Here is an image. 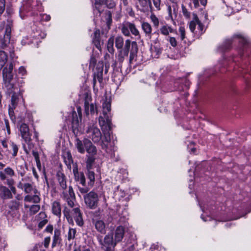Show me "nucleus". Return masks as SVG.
Instances as JSON below:
<instances>
[{"instance_id":"nucleus-1","label":"nucleus","mask_w":251,"mask_h":251,"mask_svg":"<svg viewBox=\"0 0 251 251\" xmlns=\"http://www.w3.org/2000/svg\"><path fill=\"white\" fill-rule=\"evenodd\" d=\"M102 115L99 117V123L103 134V138L101 140V146L103 150L110 154L111 157L115 156L114 148L110 143V133L111 130V103L107 100L102 103Z\"/></svg>"},{"instance_id":"nucleus-2","label":"nucleus","mask_w":251,"mask_h":251,"mask_svg":"<svg viewBox=\"0 0 251 251\" xmlns=\"http://www.w3.org/2000/svg\"><path fill=\"white\" fill-rule=\"evenodd\" d=\"M13 66L12 63L8 65V67H4L2 71L4 85L6 88L7 93L11 96V102L9 106V114L11 118L13 116L14 109L15 108L19 99L18 93L20 89L16 83V78L13 77L12 71Z\"/></svg>"},{"instance_id":"nucleus-3","label":"nucleus","mask_w":251,"mask_h":251,"mask_svg":"<svg viewBox=\"0 0 251 251\" xmlns=\"http://www.w3.org/2000/svg\"><path fill=\"white\" fill-rule=\"evenodd\" d=\"M56 177L59 186L63 190L61 195V198L67 202L69 206L73 207L75 206L74 201H75V196L72 186H70L67 190L66 178L62 172H58L56 174Z\"/></svg>"},{"instance_id":"nucleus-4","label":"nucleus","mask_w":251,"mask_h":251,"mask_svg":"<svg viewBox=\"0 0 251 251\" xmlns=\"http://www.w3.org/2000/svg\"><path fill=\"white\" fill-rule=\"evenodd\" d=\"M138 50V48L136 42H131L129 39L126 40L124 47L123 49H120L118 51V61L120 63H122L125 58L128 56L130 52L129 62L131 63L136 56Z\"/></svg>"},{"instance_id":"nucleus-5","label":"nucleus","mask_w":251,"mask_h":251,"mask_svg":"<svg viewBox=\"0 0 251 251\" xmlns=\"http://www.w3.org/2000/svg\"><path fill=\"white\" fill-rule=\"evenodd\" d=\"M12 26V22L10 20H7L6 23L3 22L0 24V48L4 49L10 44Z\"/></svg>"},{"instance_id":"nucleus-6","label":"nucleus","mask_w":251,"mask_h":251,"mask_svg":"<svg viewBox=\"0 0 251 251\" xmlns=\"http://www.w3.org/2000/svg\"><path fill=\"white\" fill-rule=\"evenodd\" d=\"M19 130L24 143L23 147L25 152L28 154L31 151V143L30 141V131L28 126L25 123H22L20 126Z\"/></svg>"},{"instance_id":"nucleus-7","label":"nucleus","mask_w":251,"mask_h":251,"mask_svg":"<svg viewBox=\"0 0 251 251\" xmlns=\"http://www.w3.org/2000/svg\"><path fill=\"white\" fill-rule=\"evenodd\" d=\"M86 133L87 137L91 139L95 143L100 142L101 139V132L93 122L88 124Z\"/></svg>"},{"instance_id":"nucleus-8","label":"nucleus","mask_w":251,"mask_h":251,"mask_svg":"<svg viewBox=\"0 0 251 251\" xmlns=\"http://www.w3.org/2000/svg\"><path fill=\"white\" fill-rule=\"evenodd\" d=\"M84 200L86 206L91 209H96L99 204V199L97 193L92 191L84 196Z\"/></svg>"},{"instance_id":"nucleus-9","label":"nucleus","mask_w":251,"mask_h":251,"mask_svg":"<svg viewBox=\"0 0 251 251\" xmlns=\"http://www.w3.org/2000/svg\"><path fill=\"white\" fill-rule=\"evenodd\" d=\"M99 242L102 249L104 251H114L117 244L115 240L113 239V236L110 234L105 235L103 240L100 239Z\"/></svg>"},{"instance_id":"nucleus-10","label":"nucleus","mask_w":251,"mask_h":251,"mask_svg":"<svg viewBox=\"0 0 251 251\" xmlns=\"http://www.w3.org/2000/svg\"><path fill=\"white\" fill-rule=\"evenodd\" d=\"M91 101V97L89 96L88 94L86 95L84 101V107L85 112L87 115H88L89 113L94 114L95 112H96L97 114L98 113L97 106L94 103H92Z\"/></svg>"},{"instance_id":"nucleus-11","label":"nucleus","mask_w":251,"mask_h":251,"mask_svg":"<svg viewBox=\"0 0 251 251\" xmlns=\"http://www.w3.org/2000/svg\"><path fill=\"white\" fill-rule=\"evenodd\" d=\"M101 83L103 81V65L102 63L99 64L96 68V72L94 73L93 83V87L96 86L97 81Z\"/></svg>"},{"instance_id":"nucleus-12","label":"nucleus","mask_w":251,"mask_h":251,"mask_svg":"<svg viewBox=\"0 0 251 251\" xmlns=\"http://www.w3.org/2000/svg\"><path fill=\"white\" fill-rule=\"evenodd\" d=\"M73 173L75 181L85 186L86 184L85 177L82 172H79L77 167L73 168Z\"/></svg>"},{"instance_id":"nucleus-13","label":"nucleus","mask_w":251,"mask_h":251,"mask_svg":"<svg viewBox=\"0 0 251 251\" xmlns=\"http://www.w3.org/2000/svg\"><path fill=\"white\" fill-rule=\"evenodd\" d=\"M71 214L74 217V218L77 225L80 226H83V221L80 209L78 207L74 208L72 210Z\"/></svg>"},{"instance_id":"nucleus-14","label":"nucleus","mask_w":251,"mask_h":251,"mask_svg":"<svg viewBox=\"0 0 251 251\" xmlns=\"http://www.w3.org/2000/svg\"><path fill=\"white\" fill-rule=\"evenodd\" d=\"M139 5V9L141 11L145 12L149 10L150 8L152 9V5L151 0H138Z\"/></svg>"},{"instance_id":"nucleus-15","label":"nucleus","mask_w":251,"mask_h":251,"mask_svg":"<svg viewBox=\"0 0 251 251\" xmlns=\"http://www.w3.org/2000/svg\"><path fill=\"white\" fill-rule=\"evenodd\" d=\"M125 233L124 227L122 226H118L114 233V240L117 243L123 239Z\"/></svg>"},{"instance_id":"nucleus-16","label":"nucleus","mask_w":251,"mask_h":251,"mask_svg":"<svg viewBox=\"0 0 251 251\" xmlns=\"http://www.w3.org/2000/svg\"><path fill=\"white\" fill-rule=\"evenodd\" d=\"M84 144H85L86 151L88 153L92 155H95L97 153L96 147L93 145L89 139H84Z\"/></svg>"},{"instance_id":"nucleus-17","label":"nucleus","mask_w":251,"mask_h":251,"mask_svg":"<svg viewBox=\"0 0 251 251\" xmlns=\"http://www.w3.org/2000/svg\"><path fill=\"white\" fill-rule=\"evenodd\" d=\"M95 228L101 234L106 233L105 224L102 220H97L93 221Z\"/></svg>"},{"instance_id":"nucleus-18","label":"nucleus","mask_w":251,"mask_h":251,"mask_svg":"<svg viewBox=\"0 0 251 251\" xmlns=\"http://www.w3.org/2000/svg\"><path fill=\"white\" fill-rule=\"evenodd\" d=\"M52 213L58 217L61 215V206L59 201H55L51 203Z\"/></svg>"},{"instance_id":"nucleus-19","label":"nucleus","mask_w":251,"mask_h":251,"mask_svg":"<svg viewBox=\"0 0 251 251\" xmlns=\"http://www.w3.org/2000/svg\"><path fill=\"white\" fill-rule=\"evenodd\" d=\"M93 43L98 50H101V46L103 44V42L100 40V31L99 30H96L95 31L93 39Z\"/></svg>"},{"instance_id":"nucleus-20","label":"nucleus","mask_w":251,"mask_h":251,"mask_svg":"<svg viewBox=\"0 0 251 251\" xmlns=\"http://www.w3.org/2000/svg\"><path fill=\"white\" fill-rule=\"evenodd\" d=\"M75 147L78 151L80 153H84L85 151V144H84V139L81 141L78 138H76L75 142Z\"/></svg>"},{"instance_id":"nucleus-21","label":"nucleus","mask_w":251,"mask_h":251,"mask_svg":"<svg viewBox=\"0 0 251 251\" xmlns=\"http://www.w3.org/2000/svg\"><path fill=\"white\" fill-rule=\"evenodd\" d=\"M31 6L30 0H24L22 3V5L20 8V12L22 16L25 13L29 12Z\"/></svg>"},{"instance_id":"nucleus-22","label":"nucleus","mask_w":251,"mask_h":251,"mask_svg":"<svg viewBox=\"0 0 251 251\" xmlns=\"http://www.w3.org/2000/svg\"><path fill=\"white\" fill-rule=\"evenodd\" d=\"M72 128L74 132H75L76 130H78L79 126V119L77 117L76 113L75 111H73L72 113Z\"/></svg>"},{"instance_id":"nucleus-23","label":"nucleus","mask_w":251,"mask_h":251,"mask_svg":"<svg viewBox=\"0 0 251 251\" xmlns=\"http://www.w3.org/2000/svg\"><path fill=\"white\" fill-rule=\"evenodd\" d=\"M142 28L147 36L151 37L152 28L151 25L147 22H143L142 24Z\"/></svg>"},{"instance_id":"nucleus-24","label":"nucleus","mask_w":251,"mask_h":251,"mask_svg":"<svg viewBox=\"0 0 251 251\" xmlns=\"http://www.w3.org/2000/svg\"><path fill=\"white\" fill-rule=\"evenodd\" d=\"M8 56L5 52L0 50V71L2 69L7 61Z\"/></svg>"},{"instance_id":"nucleus-25","label":"nucleus","mask_w":251,"mask_h":251,"mask_svg":"<svg viewBox=\"0 0 251 251\" xmlns=\"http://www.w3.org/2000/svg\"><path fill=\"white\" fill-rule=\"evenodd\" d=\"M193 20L189 23V26L191 31L193 33H195L196 26L197 25V21H198V17L197 14L195 13L193 14Z\"/></svg>"},{"instance_id":"nucleus-26","label":"nucleus","mask_w":251,"mask_h":251,"mask_svg":"<svg viewBox=\"0 0 251 251\" xmlns=\"http://www.w3.org/2000/svg\"><path fill=\"white\" fill-rule=\"evenodd\" d=\"M86 175L89 180L88 185L91 186H93L95 180V173L92 170H87Z\"/></svg>"},{"instance_id":"nucleus-27","label":"nucleus","mask_w":251,"mask_h":251,"mask_svg":"<svg viewBox=\"0 0 251 251\" xmlns=\"http://www.w3.org/2000/svg\"><path fill=\"white\" fill-rule=\"evenodd\" d=\"M115 46L118 50L122 49L124 47V40L121 36H118L114 39Z\"/></svg>"},{"instance_id":"nucleus-28","label":"nucleus","mask_w":251,"mask_h":251,"mask_svg":"<svg viewBox=\"0 0 251 251\" xmlns=\"http://www.w3.org/2000/svg\"><path fill=\"white\" fill-rule=\"evenodd\" d=\"M114 38L113 36L109 38L107 45V48L108 51L110 53H113L115 51V50L114 49Z\"/></svg>"},{"instance_id":"nucleus-29","label":"nucleus","mask_w":251,"mask_h":251,"mask_svg":"<svg viewBox=\"0 0 251 251\" xmlns=\"http://www.w3.org/2000/svg\"><path fill=\"white\" fill-rule=\"evenodd\" d=\"M0 190L3 194L4 199H10L12 198V196L10 190L5 186H2L0 188Z\"/></svg>"},{"instance_id":"nucleus-30","label":"nucleus","mask_w":251,"mask_h":251,"mask_svg":"<svg viewBox=\"0 0 251 251\" xmlns=\"http://www.w3.org/2000/svg\"><path fill=\"white\" fill-rule=\"evenodd\" d=\"M160 33L164 35H168L169 33L173 32V28L168 25H163L160 28Z\"/></svg>"},{"instance_id":"nucleus-31","label":"nucleus","mask_w":251,"mask_h":251,"mask_svg":"<svg viewBox=\"0 0 251 251\" xmlns=\"http://www.w3.org/2000/svg\"><path fill=\"white\" fill-rule=\"evenodd\" d=\"M95 158L93 156H88L86 163L87 170H92V167L95 162Z\"/></svg>"},{"instance_id":"nucleus-32","label":"nucleus","mask_w":251,"mask_h":251,"mask_svg":"<svg viewBox=\"0 0 251 251\" xmlns=\"http://www.w3.org/2000/svg\"><path fill=\"white\" fill-rule=\"evenodd\" d=\"M128 23L123 24L121 27V32L125 36H130V32H129V28L128 27Z\"/></svg>"},{"instance_id":"nucleus-33","label":"nucleus","mask_w":251,"mask_h":251,"mask_svg":"<svg viewBox=\"0 0 251 251\" xmlns=\"http://www.w3.org/2000/svg\"><path fill=\"white\" fill-rule=\"evenodd\" d=\"M128 27L131 33L134 36H139V32L134 24L128 23Z\"/></svg>"},{"instance_id":"nucleus-34","label":"nucleus","mask_w":251,"mask_h":251,"mask_svg":"<svg viewBox=\"0 0 251 251\" xmlns=\"http://www.w3.org/2000/svg\"><path fill=\"white\" fill-rule=\"evenodd\" d=\"M60 241V232L59 230H55L54 234L53 236V240L52 243L53 247L55 246L56 244L59 243Z\"/></svg>"},{"instance_id":"nucleus-35","label":"nucleus","mask_w":251,"mask_h":251,"mask_svg":"<svg viewBox=\"0 0 251 251\" xmlns=\"http://www.w3.org/2000/svg\"><path fill=\"white\" fill-rule=\"evenodd\" d=\"M65 155L64 160L66 164L67 165L71 166V163H73V159L71 153L67 152Z\"/></svg>"},{"instance_id":"nucleus-36","label":"nucleus","mask_w":251,"mask_h":251,"mask_svg":"<svg viewBox=\"0 0 251 251\" xmlns=\"http://www.w3.org/2000/svg\"><path fill=\"white\" fill-rule=\"evenodd\" d=\"M34 195L32 194V202L36 203H38L40 201V193L36 189H34Z\"/></svg>"},{"instance_id":"nucleus-37","label":"nucleus","mask_w":251,"mask_h":251,"mask_svg":"<svg viewBox=\"0 0 251 251\" xmlns=\"http://www.w3.org/2000/svg\"><path fill=\"white\" fill-rule=\"evenodd\" d=\"M101 4H105L108 8H113L116 5V3L113 0H105V1L100 3V5Z\"/></svg>"},{"instance_id":"nucleus-38","label":"nucleus","mask_w":251,"mask_h":251,"mask_svg":"<svg viewBox=\"0 0 251 251\" xmlns=\"http://www.w3.org/2000/svg\"><path fill=\"white\" fill-rule=\"evenodd\" d=\"M32 155L35 158V159L36 160V165L38 168V169L41 171L42 169V166L41 162L39 160V155L38 153L37 152H32Z\"/></svg>"},{"instance_id":"nucleus-39","label":"nucleus","mask_w":251,"mask_h":251,"mask_svg":"<svg viewBox=\"0 0 251 251\" xmlns=\"http://www.w3.org/2000/svg\"><path fill=\"white\" fill-rule=\"evenodd\" d=\"M46 215L45 212H41L39 214L36 216L35 218V221L37 222L46 219Z\"/></svg>"},{"instance_id":"nucleus-40","label":"nucleus","mask_w":251,"mask_h":251,"mask_svg":"<svg viewBox=\"0 0 251 251\" xmlns=\"http://www.w3.org/2000/svg\"><path fill=\"white\" fill-rule=\"evenodd\" d=\"M150 18L151 22L153 23L154 26L158 27L159 24L158 18L154 14H151L150 16Z\"/></svg>"},{"instance_id":"nucleus-41","label":"nucleus","mask_w":251,"mask_h":251,"mask_svg":"<svg viewBox=\"0 0 251 251\" xmlns=\"http://www.w3.org/2000/svg\"><path fill=\"white\" fill-rule=\"evenodd\" d=\"M76 230L74 228H70L68 232V239L71 240L75 237Z\"/></svg>"},{"instance_id":"nucleus-42","label":"nucleus","mask_w":251,"mask_h":251,"mask_svg":"<svg viewBox=\"0 0 251 251\" xmlns=\"http://www.w3.org/2000/svg\"><path fill=\"white\" fill-rule=\"evenodd\" d=\"M182 12L184 16L187 19L190 17V13L188 11L185 6L183 5H181Z\"/></svg>"},{"instance_id":"nucleus-43","label":"nucleus","mask_w":251,"mask_h":251,"mask_svg":"<svg viewBox=\"0 0 251 251\" xmlns=\"http://www.w3.org/2000/svg\"><path fill=\"white\" fill-rule=\"evenodd\" d=\"M194 3L195 7H198L199 6V1L202 5H205L207 3V0H191Z\"/></svg>"},{"instance_id":"nucleus-44","label":"nucleus","mask_w":251,"mask_h":251,"mask_svg":"<svg viewBox=\"0 0 251 251\" xmlns=\"http://www.w3.org/2000/svg\"><path fill=\"white\" fill-rule=\"evenodd\" d=\"M11 146L12 147V149L13 152L12 155L13 156H15L17 154L18 151V148L17 146L13 142H12L11 143Z\"/></svg>"},{"instance_id":"nucleus-45","label":"nucleus","mask_w":251,"mask_h":251,"mask_svg":"<svg viewBox=\"0 0 251 251\" xmlns=\"http://www.w3.org/2000/svg\"><path fill=\"white\" fill-rule=\"evenodd\" d=\"M179 32L180 34L181 40H183L185 38V31L184 27L180 26L179 28Z\"/></svg>"},{"instance_id":"nucleus-46","label":"nucleus","mask_w":251,"mask_h":251,"mask_svg":"<svg viewBox=\"0 0 251 251\" xmlns=\"http://www.w3.org/2000/svg\"><path fill=\"white\" fill-rule=\"evenodd\" d=\"M198 30H199V34H202L203 31L204 26L201 23V21L198 19V21H197Z\"/></svg>"},{"instance_id":"nucleus-47","label":"nucleus","mask_w":251,"mask_h":251,"mask_svg":"<svg viewBox=\"0 0 251 251\" xmlns=\"http://www.w3.org/2000/svg\"><path fill=\"white\" fill-rule=\"evenodd\" d=\"M4 171L6 174L9 175L10 176H12L14 175V171L10 167H7L5 168Z\"/></svg>"},{"instance_id":"nucleus-48","label":"nucleus","mask_w":251,"mask_h":251,"mask_svg":"<svg viewBox=\"0 0 251 251\" xmlns=\"http://www.w3.org/2000/svg\"><path fill=\"white\" fill-rule=\"evenodd\" d=\"M40 17L41 18V21H49L50 20V15L45 14H40Z\"/></svg>"},{"instance_id":"nucleus-49","label":"nucleus","mask_w":251,"mask_h":251,"mask_svg":"<svg viewBox=\"0 0 251 251\" xmlns=\"http://www.w3.org/2000/svg\"><path fill=\"white\" fill-rule=\"evenodd\" d=\"M104 1H105V0H96L94 3L95 8L97 9L99 12H100V3H102Z\"/></svg>"},{"instance_id":"nucleus-50","label":"nucleus","mask_w":251,"mask_h":251,"mask_svg":"<svg viewBox=\"0 0 251 251\" xmlns=\"http://www.w3.org/2000/svg\"><path fill=\"white\" fill-rule=\"evenodd\" d=\"M5 0H0V14H1L5 9Z\"/></svg>"},{"instance_id":"nucleus-51","label":"nucleus","mask_w":251,"mask_h":251,"mask_svg":"<svg viewBox=\"0 0 251 251\" xmlns=\"http://www.w3.org/2000/svg\"><path fill=\"white\" fill-rule=\"evenodd\" d=\"M24 189L26 193H29L31 191V186L29 183H26L24 185Z\"/></svg>"},{"instance_id":"nucleus-52","label":"nucleus","mask_w":251,"mask_h":251,"mask_svg":"<svg viewBox=\"0 0 251 251\" xmlns=\"http://www.w3.org/2000/svg\"><path fill=\"white\" fill-rule=\"evenodd\" d=\"M169 42L170 44L174 47H175L177 45V41L175 37H170Z\"/></svg>"},{"instance_id":"nucleus-53","label":"nucleus","mask_w":251,"mask_h":251,"mask_svg":"<svg viewBox=\"0 0 251 251\" xmlns=\"http://www.w3.org/2000/svg\"><path fill=\"white\" fill-rule=\"evenodd\" d=\"M153 4L157 10L160 9V0H152Z\"/></svg>"},{"instance_id":"nucleus-54","label":"nucleus","mask_w":251,"mask_h":251,"mask_svg":"<svg viewBox=\"0 0 251 251\" xmlns=\"http://www.w3.org/2000/svg\"><path fill=\"white\" fill-rule=\"evenodd\" d=\"M78 190L81 194H86L89 191V189L87 187H81L78 186Z\"/></svg>"},{"instance_id":"nucleus-55","label":"nucleus","mask_w":251,"mask_h":251,"mask_svg":"<svg viewBox=\"0 0 251 251\" xmlns=\"http://www.w3.org/2000/svg\"><path fill=\"white\" fill-rule=\"evenodd\" d=\"M48 220L47 219L38 222V227L39 228H42L46 224H47Z\"/></svg>"},{"instance_id":"nucleus-56","label":"nucleus","mask_w":251,"mask_h":251,"mask_svg":"<svg viewBox=\"0 0 251 251\" xmlns=\"http://www.w3.org/2000/svg\"><path fill=\"white\" fill-rule=\"evenodd\" d=\"M162 50L157 47H154V52H155V57L157 58L159 54L161 53Z\"/></svg>"},{"instance_id":"nucleus-57","label":"nucleus","mask_w":251,"mask_h":251,"mask_svg":"<svg viewBox=\"0 0 251 251\" xmlns=\"http://www.w3.org/2000/svg\"><path fill=\"white\" fill-rule=\"evenodd\" d=\"M50 237H46L44 241V245L45 248H48L50 243Z\"/></svg>"},{"instance_id":"nucleus-58","label":"nucleus","mask_w":251,"mask_h":251,"mask_svg":"<svg viewBox=\"0 0 251 251\" xmlns=\"http://www.w3.org/2000/svg\"><path fill=\"white\" fill-rule=\"evenodd\" d=\"M40 207L38 204L32 205V213H35L40 210Z\"/></svg>"},{"instance_id":"nucleus-59","label":"nucleus","mask_w":251,"mask_h":251,"mask_svg":"<svg viewBox=\"0 0 251 251\" xmlns=\"http://www.w3.org/2000/svg\"><path fill=\"white\" fill-rule=\"evenodd\" d=\"M63 213L65 217H68L69 216H71V215L70 213V210L67 207H65L64 209V210L63 211Z\"/></svg>"},{"instance_id":"nucleus-60","label":"nucleus","mask_w":251,"mask_h":251,"mask_svg":"<svg viewBox=\"0 0 251 251\" xmlns=\"http://www.w3.org/2000/svg\"><path fill=\"white\" fill-rule=\"evenodd\" d=\"M237 37L241 39V42H242L243 44H246L247 43V40L246 39H245L243 36H242V35L239 34V35H235Z\"/></svg>"},{"instance_id":"nucleus-61","label":"nucleus","mask_w":251,"mask_h":251,"mask_svg":"<svg viewBox=\"0 0 251 251\" xmlns=\"http://www.w3.org/2000/svg\"><path fill=\"white\" fill-rule=\"evenodd\" d=\"M5 127L6 128L7 132L8 134H10V126L9 125V122L7 120H5Z\"/></svg>"},{"instance_id":"nucleus-62","label":"nucleus","mask_w":251,"mask_h":251,"mask_svg":"<svg viewBox=\"0 0 251 251\" xmlns=\"http://www.w3.org/2000/svg\"><path fill=\"white\" fill-rule=\"evenodd\" d=\"M96 59L94 57H92L90 61V66L94 67L96 63Z\"/></svg>"},{"instance_id":"nucleus-63","label":"nucleus","mask_w":251,"mask_h":251,"mask_svg":"<svg viewBox=\"0 0 251 251\" xmlns=\"http://www.w3.org/2000/svg\"><path fill=\"white\" fill-rule=\"evenodd\" d=\"M19 73L23 75L26 74V70L24 67H20L19 69Z\"/></svg>"},{"instance_id":"nucleus-64","label":"nucleus","mask_w":251,"mask_h":251,"mask_svg":"<svg viewBox=\"0 0 251 251\" xmlns=\"http://www.w3.org/2000/svg\"><path fill=\"white\" fill-rule=\"evenodd\" d=\"M53 226L52 225H50L46 227L45 230L47 232L51 233L53 231Z\"/></svg>"}]
</instances>
